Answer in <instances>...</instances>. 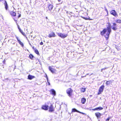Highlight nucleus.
Returning a JSON list of instances; mask_svg holds the SVG:
<instances>
[{
	"label": "nucleus",
	"mask_w": 121,
	"mask_h": 121,
	"mask_svg": "<svg viewBox=\"0 0 121 121\" xmlns=\"http://www.w3.org/2000/svg\"><path fill=\"white\" fill-rule=\"evenodd\" d=\"M43 43L42 42H41L40 43V45H43Z\"/></svg>",
	"instance_id": "obj_36"
},
{
	"label": "nucleus",
	"mask_w": 121,
	"mask_h": 121,
	"mask_svg": "<svg viewBox=\"0 0 121 121\" xmlns=\"http://www.w3.org/2000/svg\"><path fill=\"white\" fill-rule=\"evenodd\" d=\"M8 79H8V78H6V80H8Z\"/></svg>",
	"instance_id": "obj_42"
},
{
	"label": "nucleus",
	"mask_w": 121,
	"mask_h": 121,
	"mask_svg": "<svg viewBox=\"0 0 121 121\" xmlns=\"http://www.w3.org/2000/svg\"><path fill=\"white\" fill-rule=\"evenodd\" d=\"M11 16L13 17V19L15 21L16 23H17V21L18 18L21 17V14L19 13H18V15L16 16V13L14 12L13 10L9 12Z\"/></svg>",
	"instance_id": "obj_1"
},
{
	"label": "nucleus",
	"mask_w": 121,
	"mask_h": 121,
	"mask_svg": "<svg viewBox=\"0 0 121 121\" xmlns=\"http://www.w3.org/2000/svg\"><path fill=\"white\" fill-rule=\"evenodd\" d=\"M112 27L111 24L109 23H108V25L107 26V30L104 29L103 30H111Z\"/></svg>",
	"instance_id": "obj_8"
},
{
	"label": "nucleus",
	"mask_w": 121,
	"mask_h": 121,
	"mask_svg": "<svg viewBox=\"0 0 121 121\" xmlns=\"http://www.w3.org/2000/svg\"><path fill=\"white\" fill-rule=\"evenodd\" d=\"M84 19L86 20H92V19H90L89 17V18H87V17H84Z\"/></svg>",
	"instance_id": "obj_29"
},
{
	"label": "nucleus",
	"mask_w": 121,
	"mask_h": 121,
	"mask_svg": "<svg viewBox=\"0 0 121 121\" xmlns=\"http://www.w3.org/2000/svg\"><path fill=\"white\" fill-rule=\"evenodd\" d=\"M72 90L70 88H69L66 90L67 93L69 97H71L72 96Z\"/></svg>",
	"instance_id": "obj_5"
},
{
	"label": "nucleus",
	"mask_w": 121,
	"mask_h": 121,
	"mask_svg": "<svg viewBox=\"0 0 121 121\" xmlns=\"http://www.w3.org/2000/svg\"><path fill=\"white\" fill-rule=\"evenodd\" d=\"M35 78V77L34 76H32L30 75H29L28 77V79L30 80L32 79L33 78Z\"/></svg>",
	"instance_id": "obj_18"
},
{
	"label": "nucleus",
	"mask_w": 121,
	"mask_h": 121,
	"mask_svg": "<svg viewBox=\"0 0 121 121\" xmlns=\"http://www.w3.org/2000/svg\"><path fill=\"white\" fill-rule=\"evenodd\" d=\"M16 38L17 39L19 43L22 46H23V43L20 41V40L17 37H16Z\"/></svg>",
	"instance_id": "obj_21"
},
{
	"label": "nucleus",
	"mask_w": 121,
	"mask_h": 121,
	"mask_svg": "<svg viewBox=\"0 0 121 121\" xmlns=\"http://www.w3.org/2000/svg\"><path fill=\"white\" fill-rule=\"evenodd\" d=\"M79 111H78L75 108H73L72 109V112H78Z\"/></svg>",
	"instance_id": "obj_24"
},
{
	"label": "nucleus",
	"mask_w": 121,
	"mask_h": 121,
	"mask_svg": "<svg viewBox=\"0 0 121 121\" xmlns=\"http://www.w3.org/2000/svg\"><path fill=\"white\" fill-rule=\"evenodd\" d=\"M32 48H33V49H34V50H35V48H34V47H32Z\"/></svg>",
	"instance_id": "obj_39"
},
{
	"label": "nucleus",
	"mask_w": 121,
	"mask_h": 121,
	"mask_svg": "<svg viewBox=\"0 0 121 121\" xmlns=\"http://www.w3.org/2000/svg\"><path fill=\"white\" fill-rule=\"evenodd\" d=\"M29 56L30 58L32 59L33 58H34V57L31 54Z\"/></svg>",
	"instance_id": "obj_25"
},
{
	"label": "nucleus",
	"mask_w": 121,
	"mask_h": 121,
	"mask_svg": "<svg viewBox=\"0 0 121 121\" xmlns=\"http://www.w3.org/2000/svg\"><path fill=\"white\" fill-rule=\"evenodd\" d=\"M110 12L111 14L115 17H117L118 16L116 11L114 10H112Z\"/></svg>",
	"instance_id": "obj_6"
},
{
	"label": "nucleus",
	"mask_w": 121,
	"mask_h": 121,
	"mask_svg": "<svg viewBox=\"0 0 121 121\" xmlns=\"http://www.w3.org/2000/svg\"><path fill=\"white\" fill-rule=\"evenodd\" d=\"M111 83V81H107L106 83V84L107 85H110Z\"/></svg>",
	"instance_id": "obj_26"
},
{
	"label": "nucleus",
	"mask_w": 121,
	"mask_h": 121,
	"mask_svg": "<svg viewBox=\"0 0 121 121\" xmlns=\"http://www.w3.org/2000/svg\"><path fill=\"white\" fill-rule=\"evenodd\" d=\"M96 110L98 111L100 110H102L103 109V108L101 107L96 108Z\"/></svg>",
	"instance_id": "obj_23"
},
{
	"label": "nucleus",
	"mask_w": 121,
	"mask_h": 121,
	"mask_svg": "<svg viewBox=\"0 0 121 121\" xmlns=\"http://www.w3.org/2000/svg\"><path fill=\"white\" fill-rule=\"evenodd\" d=\"M115 22L117 23H121V20L120 19H117L115 20Z\"/></svg>",
	"instance_id": "obj_22"
},
{
	"label": "nucleus",
	"mask_w": 121,
	"mask_h": 121,
	"mask_svg": "<svg viewBox=\"0 0 121 121\" xmlns=\"http://www.w3.org/2000/svg\"><path fill=\"white\" fill-rule=\"evenodd\" d=\"M24 36H26V35L29 34V33L28 31H24L25 32H23V31H19Z\"/></svg>",
	"instance_id": "obj_7"
},
{
	"label": "nucleus",
	"mask_w": 121,
	"mask_h": 121,
	"mask_svg": "<svg viewBox=\"0 0 121 121\" xmlns=\"http://www.w3.org/2000/svg\"><path fill=\"white\" fill-rule=\"evenodd\" d=\"M53 6L52 4H50L48 6V9L49 11H51L53 9Z\"/></svg>",
	"instance_id": "obj_20"
},
{
	"label": "nucleus",
	"mask_w": 121,
	"mask_h": 121,
	"mask_svg": "<svg viewBox=\"0 0 121 121\" xmlns=\"http://www.w3.org/2000/svg\"><path fill=\"white\" fill-rule=\"evenodd\" d=\"M2 1V0H0V2L1 1Z\"/></svg>",
	"instance_id": "obj_43"
},
{
	"label": "nucleus",
	"mask_w": 121,
	"mask_h": 121,
	"mask_svg": "<svg viewBox=\"0 0 121 121\" xmlns=\"http://www.w3.org/2000/svg\"><path fill=\"white\" fill-rule=\"evenodd\" d=\"M73 13L72 12H70V13H69V14H71Z\"/></svg>",
	"instance_id": "obj_38"
},
{
	"label": "nucleus",
	"mask_w": 121,
	"mask_h": 121,
	"mask_svg": "<svg viewBox=\"0 0 121 121\" xmlns=\"http://www.w3.org/2000/svg\"><path fill=\"white\" fill-rule=\"evenodd\" d=\"M67 14H69L68 13H68V12H67Z\"/></svg>",
	"instance_id": "obj_46"
},
{
	"label": "nucleus",
	"mask_w": 121,
	"mask_h": 121,
	"mask_svg": "<svg viewBox=\"0 0 121 121\" xmlns=\"http://www.w3.org/2000/svg\"><path fill=\"white\" fill-rule=\"evenodd\" d=\"M35 52L38 55H39V53L38 51V50L37 49H35Z\"/></svg>",
	"instance_id": "obj_27"
},
{
	"label": "nucleus",
	"mask_w": 121,
	"mask_h": 121,
	"mask_svg": "<svg viewBox=\"0 0 121 121\" xmlns=\"http://www.w3.org/2000/svg\"><path fill=\"white\" fill-rule=\"evenodd\" d=\"M111 31H102L100 32L101 34L102 35H104L105 37L107 40L109 38V34Z\"/></svg>",
	"instance_id": "obj_2"
},
{
	"label": "nucleus",
	"mask_w": 121,
	"mask_h": 121,
	"mask_svg": "<svg viewBox=\"0 0 121 121\" xmlns=\"http://www.w3.org/2000/svg\"><path fill=\"white\" fill-rule=\"evenodd\" d=\"M62 39H64L68 35L67 34H65L61 33H56Z\"/></svg>",
	"instance_id": "obj_3"
},
{
	"label": "nucleus",
	"mask_w": 121,
	"mask_h": 121,
	"mask_svg": "<svg viewBox=\"0 0 121 121\" xmlns=\"http://www.w3.org/2000/svg\"><path fill=\"white\" fill-rule=\"evenodd\" d=\"M48 106L47 105H43L42 107V109H43L47 110L48 109Z\"/></svg>",
	"instance_id": "obj_14"
},
{
	"label": "nucleus",
	"mask_w": 121,
	"mask_h": 121,
	"mask_svg": "<svg viewBox=\"0 0 121 121\" xmlns=\"http://www.w3.org/2000/svg\"><path fill=\"white\" fill-rule=\"evenodd\" d=\"M82 32H81V34H82Z\"/></svg>",
	"instance_id": "obj_44"
},
{
	"label": "nucleus",
	"mask_w": 121,
	"mask_h": 121,
	"mask_svg": "<svg viewBox=\"0 0 121 121\" xmlns=\"http://www.w3.org/2000/svg\"><path fill=\"white\" fill-rule=\"evenodd\" d=\"M51 93L54 96L56 95V92L53 89H51L50 90Z\"/></svg>",
	"instance_id": "obj_16"
},
{
	"label": "nucleus",
	"mask_w": 121,
	"mask_h": 121,
	"mask_svg": "<svg viewBox=\"0 0 121 121\" xmlns=\"http://www.w3.org/2000/svg\"><path fill=\"white\" fill-rule=\"evenodd\" d=\"M91 110H93V111H95L96 110V108L94 109H91Z\"/></svg>",
	"instance_id": "obj_35"
},
{
	"label": "nucleus",
	"mask_w": 121,
	"mask_h": 121,
	"mask_svg": "<svg viewBox=\"0 0 121 121\" xmlns=\"http://www.w3.org/2000/svg\"><path fill=\"white\" fill-rule=\"evenodd\" d=\"M112 29L115 30L117 29V26L116 24L115 23H113V25L112 26H111Z\"/></svg>",
	"instance_id": "obj_11"
},
{
	"label": "nucleus",
	"mask_w": 121,
	"mask_h": 121,
	"mask_svg": "<svg viewBox=\"0 0 121 121\" xmlns=\"http://www.w3.org/2000/svg\"><path fill=\"white\" fill-rule=\"evenodd\" d=\"M28 42H29V44H30V45L31 46H32V45H31V44L30 43V42H29V41L28 40Z\"/></svg>",
	"instance_id": "obj_37"
},
{
	"label": "nucleus",
	"mask_w": 121,
	"mask_h": 121,
	"mask_svg": "<svg viewBox=\"0 0 121 121\" xmlns=\"http://www.w3.org/2000/svg\"><path fill=\"white\" fill-rule=\"evenodd\" d=\"M4 61H3V62H4Z\"/></svg>",
	"instance_id": "obj_45"
},
{
	"label": "nucleus",
	"mask_w": 121,
	"mask_h": 121,
	"mask_svg": "<svg viewBox=\"0 0 121 121\" xmlns=\"http://www.w3.org/2000/svg\"><path fill=\"white\" fill-rule=\"evenodd\" d=\"M95 115L97 117V119H98L100 117L102 114L99 112H97L95 113Z\"/></svg>",
	"instance_id": "obj_12"
},
{
	"label": "nucleus",
	"mask_w": 121,
	"mask_h": 121,
	"mask_svg": "<svg viewBox=\"0 0 121 121\" xmlns=\"http://www.w3.org/2000/svg\"><path fill=\"white\" fill-rule=\"evenodd\" d=\"M104 87V85H103L100 87L99 90V92L98 93V95H99L103 92Z\"/></svg>",
	"instance_id": "obj_4"
},
{
	"label": "nucleus",
	"mask_w": 121,
	"mask_h": 121,
	"mask_svg": "<svg viewBox=\"0 0 121 121\" xmlns=\"http://www.w3.org/2000/svg\"><path fill=\"white\" fill-rule=\"evenodd\" d=\"M48 25L49 26H53L54 25L53 22H48Z\"/></svg>",
	"instance_id": "obj_15"
},
{
	"label": "nucleus",
	"mask_w": 121,
	"mask_h": 121,
	"mask_svg": "<svg viewBox=\"0 0 121 121\" xmlns=\"http://www.w3.org/2000/svg\"><path fill=\"white\" fill-rule=\"evenodd\" d=\"M56 36L54 33L53 32H51L49 34L48 37L49 38L54 37Z\"/></svg>",
	"instance_id": "obj_9"
},
{
	"label": "nucleus",
	"mask_w": 121,
	"mask_h": 121,
	"mask_svg": "<svg viewBox=\"0 0 121 121\" xmlns=\"http://www.w3.org/2000/svg\"><path fill=\"white\" fill-rule=\"evenodd\" d=\"M86 101V99L84 98H82L81 99V103L83 104H85Z\"/></svg>",
	"instance_id": "obj_17"
},
{
	"label": "nucleus",
	"mask_w": 121,
	"mask_h": 121,
	"mask_svg": "<svg viewBox=\"0 0 121 121\" xmlns=\"http://www.w3.org/2000/svg\"><path fill=\"white\" fill-rule=\"evenodd\" d=\"M58 0L59 2H60L61 1V0Z\"/></svg>",
	"instance_id": "obj_41"
},
{
	"label": "nucleus",
	"mask_w": 121,
	"mask_h": 121,
	"mask_svg": "<svg viewBox=\"0 0 121 121\" xmlns=\"http://www.w3.org/2000/svg\"><path fill=\"white\" fill-rule=\"evenodd\" d=\"M47 82H48V85H50V83L48 81V77H47Z\"/></svg>",
	"instance_id": "obj_34"
},
{
	"label": "nucleus",
	"mask_w": 121,
	"mask_h": 121,
	"mask_svg": "<svg viewBox=\"0 0 121 121\" xmlns=\"http://www.w3.org/2000/svg\"><path fill=\"white\" fill-rule=\"evenodd\" d=\"M87 74V75H88V74Z\"/></svg>",
	"instance_id": "obj_47"
},
{
	"label": "nucleus",
	"mask_w": 121,
	"mask_h": 121,
	"mask_svg": "<svg viewBox=\"0 0 121 121\" xmlns=\"http://www.w3.org/2000/svg\"><path fill=\"white\" fill-rule=\"evenodd\" d=\"M54 111V108L53 106V105L51 104L49 107V112H52Z\"/></svg>",
	"instance_id": "obj_13"
},
{
	"label": "nucleus",
	"mask_w": 121,
	"mask_h": 121,
	"mask_svg": "<svg viewBox=\"0 0 121 121\" xmlns=\"http://www.w3.org/2000/svg\"><path fill=\"white\" fill-rule=\"evenodd\" d=\"M49 70L52 73H54L55 72L54 69L53 68L50 66L49 67Z\"/></svg>",
	"instance_id": "obj_19"
},
{
	"label": "nucleus",
	"mask_w": 121,
	"mask_h": 121,
	"mask_svg": "<svg viewBox=\"0 0 121 121\" xmlns=\"http://www.w3.org/2000/svg\"><path fill=\"white\" fill-rule=\"evenodd\" d=\"M108 68V67H105V68H104L102 69L101 70V72H102V71L103 70L106 69Z\"/></svg>",
	"instance_id": "obj_30"
},
{
	"label": "nucleus",
	"mask_w": 121,
	"mask_h": 121,
	"mask_svg": "<svg viewBox=\"0 0 121 121\" xmlns=\"http://www.w3.org/2000/svg\"><path fill=\"white\" fill-rule=\"evenodd\" d=\"M18 29H19V30H21V29L19 28V27L18 26Z\"/></svg>",
	"instance_id": "obj_40"
},
{
	"label": "nucleus",
	"mask_w": 121,
	"mask_h": 121,
	"mask_svg": "<svg viewBox=\"0 0 121 121\" xmlns=\"http://www.w3.org/2000/svg\"><path fill=\"white\" fill-rule=\"evenodd\" d=\"M86 90V89L85 88H82L81 89V91L83 92H84Z\"/></svg>",
	"instance_id": "obj_28"
},
{
	"label": "nucleus",
	"mask_w": 121,
	"mask_h": 121,
	"mask_svg": "<svg viewBox=\"0 0 121 121\" xmlns=\"http://www.w3.org/2000/svg\"><path fill=\"white\" fill-rule=\"evenodd\" d=\"M4 8L6 10H8L9 9V6L7 3L6 0H4Z\"/></svg>",
	"instance_id": "obj_10"
},
{
	"label": "nucleus",
	"mask_w": 121,
	"mask_h": 121,
	"mask_svg": "<svg viewBox=\"0 0 121 121\" xmlns=\"http://www.w3.org/2000/svg\"><path fill=\"white\" fill-rule=\"evenodd\" d=\"M74 15H73V16L74 17H77L78 16V14L77 13H74Z\"/></svg>",
	"instance_id": "obj_33"
},
{
	"label": "nucleus",
	"mask_w": 121,
	"mask_h": 121,
	"mask_svg": "<svg viewBox=\"0 0 121 121\" xmlns=\"http://www.w3.org/2000/svg\"><path fill=\"white\" fill-rule=\"evenodd\" d=\"M78 112L79 113H80L82 114H83L85 115H86V114L85 113H83L82 112H80L79 111H78Z\"/></svg>",
	"instance_id": "obj_32"
},
{
	"label": "nucleus",
	"mask_w": 121,
	"mask_h": 121,
	"mask_svg": "<svg viewBox=\"0 0 121 121\" xmlns=\"http://www.w3.org/2000/svg\"><path fill=\"white\" fill-rule=\"evenodd\" d=\"M112 118L110 117H109L108 118H107L106 120V121H109V120Z\"/></svg>",
	"instance_id": "obj_31"
}]
</instances>
